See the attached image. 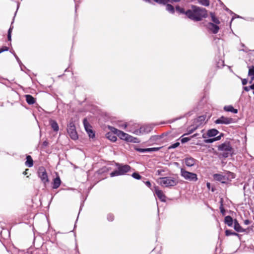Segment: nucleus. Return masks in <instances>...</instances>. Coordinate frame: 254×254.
<instances>
[{"label": "nucleus", "instance_id": "e433bc0d", "mask_svg": "<svg viewBox=\"0 0 254 254\" xmlns=\"http://www.w3.org/2000/svg\"><path fill=\"white\" fill-rule=\"evenodd\" d=\"M107 219L109 221H113L114 219V215L112 213H109L107 215Z\"/></svg>", "mask_w": 254, "mask_h": 254}, {"label": "nucleus", "instance_id": "9d476101", "mask_svg": "<svg viewBox=\"0 0 254 254\" xmlns=\"http://www.w3.org/2000/svg\"><path fill=\"white\" fill-rule=\"evenodd\" d=\"M67 132L73 140H76L78 138V135L74 125L70 124L67 128Z\"/></svg>", "mask_w": 254, "mask_h": 254}, {"label": "nucleus", "instance_id": "bf43d9fd", "mask_svg": "<svg viewBox=\"0 0 254 254\" xmlns=\"http://www.w3.org/2000/svg\"><path fill=\"white\" fill-rule=\"evenodd\" d=\"M253 80H252V79L251 80V81H250V83H252V82H253Z\"/></svg>", "mask_w": 254, "mask_h": 254}, {"label": "nucleus", "instance_id": "f3484780", "mask_svg": "<svg viewBox=\"0 0 254 254\" xmlns=\"http://www.w3.org/2000/svg\"><path fill=\"white\" fill-rule=\"evenodd\" d=\"M50 125L51 126V127L55 131H58L59 129V125L57 122L53 120H51L50 121Z\"/></svg>", "mask_w": 254, "mask_h": 254}, {"label": "nucleus", "instance_id": "2eb2a0df", "mask_svg": "<svg viewBox=\"0 0 254 254\" xmlns=\"http://www.w3.org/2000/svg\"><path fill=\"white\" fill-rule=\"evenodd\" d=\"M196 160L192 157H187L184 159V162L188 167L193 166L195 163Z\"/></svg>", "mask_w": 254, "mask_h": 254}, {"label": "nucleus", "instance_id": "423d86ee", "mask_svg": "<svg viewBox=\"0 0 254 254\" xmlns=\"http://www.w3.org/2000/svg\"><path fill=\"white\" fill-rule=\"evenodd\" d=\"M180 175L184 179L190 182H196L198 180L196 174L189 172L182 168L180 170Z\"/></svg>", "mask_w": 254, "mask_h": 254}, {"label": "nucleus", "instance_id": "79ce46f5", "mask_svg": "<svg viewBox=\"0 0 254 254\" xmlns=\"http://www.w3.org/2000/svg\"><path fill=\"white\" fill-rule=\"evenodd\" d=\"M190 138L188 137H184L181 139V142L183 143H186L190 140Z\"/></svg>", "mask_w": 254, "mask_h": 254}, {"label": "nucleus", "instance_id": "a878e982", "mask_svg": "<svg viewBox=\"0 0 254 254\" xmlns=\"http://www.w3.org/2000/svg\"><path fill=\"white\" fill-rule=\"evenodd\" d=\"M210 16L211 17V20L214 24H220V22L219 20L218 19V18H217L215 16V14L214 13L211 12Z\"/></svg>", "mask_w": 254, "mask_h": 254}, {"label": "nucleus", "instance_id": "6ab92c4d", "mask_svg": "<svg viewBox=\"0 0 254 254\" xmlns=\"http://www.w3.org/2000/svg\"><path fill=\"white\" fill-rule=\"evenodd\" d=\"M25 98L26 101L29 105L33 104L36 101L35 99L31 95H26Z\"/></svg>", "mask_w": 254, "mask_h": 254}, {"label": "nucleus", "instance_id": "ddd939ff", "mask_svg": "<svg viewBox=\"0 0 254 254\" xmlns=\"http://www.w3.org/2000/svg\"><path fill=\"white\" fill-rule=\"evenodd\" d=\"M207 28L210 30L213 33L216 34L218 32L219 27L216 24L209 22L207 25Z\"/></svg>", "mask_w": 254, "mask_h": 254}, {"label": "nucleus", "instance_id": "f03ea898", "mask_svg": "<svg viewBox=\"0 0 254 254\" xmlns=\"http://www.w3.org/2000/svg\"><path fill=\"white\" fill-rule=\"evenodd\" d=\"M125 128L127 127V131L134 133L135 134H139L140 133H148L151 130V127L148 126H144L139 128V125L136 124H133V127H131L130 124L127 125L125 124Z\"/></svg>", "mask_w": 254, "mask_h": 254}, {"label": "nucleus", "instance_id": "c9c22d12", "mask_svg": "<svg viewBox=\"0 0 254 254\" xmlns=\"http://www.w3.org/2000/svg\"><path fill=\"white\" fill-rule=\"evenodd\" d=\"M132 177L137 180H139L141 178V176L136 172H134L132 174Z\"/></svg>", "mask_w": 254, "mask_h": 254}, {"label": "nucleus", "instance_id": "5fc2aeb1", "mask_svg": "<svg viewBox=\"0 0 254 254\" xmlns=\"http://www.w3.org/2000/svg\"><path fill=\"white\" fill-rule=\"evenodd\" d=\"M27 171H28V169H26L25 171L23 173V174L24 175H27Z\"/></svg>", "mask_w": 254, "mask_h": 254}, {"label": "nucleus", "instance_id": "13d9d810", "mask_svg": "<svg viewBox=\"0 0 254 254\" xmlns=\"http://www.w3.org/2000/svg\"><path fill=\"white\" fill-rule=\"evenodd\" d=\"M202 137L203 138H205V135L204 134L202 135Z\"/></svg>", "mask_w": 254, "mask_h": 254}, {"label": "nucleus", "instance_id": "de8ad7c7", "mask_svg": "<svg viewBox=\"0 0 254 254\" xmlns=\"http://www.w3.org/2000/svg\"><path fill=\"white\" fill-rule=\"evenodd\" d=\"M145 184L147 186L148 188H150L151 187V183L149 181H146L145 183Z\"/></svg>", "mask_w": 254, "mask_h": 254}, {"label": "nucleus", "instance_id": "6e6d98bb", "mask_svg": "<svg viewBox=\"0 0 254 254\" xmlns=\"http://www.w3.org/2000/svg\"><path fill=\"white\" fill-rule=\"evenodd\" d=\"M198 135V134H197V133H195V134H194L192 135V137H195L197 136Z\"/></svg>", "mask_w": 254, "mask_h": 254}, {"label": "nucleus", "instance_id": "c03bdc74", "mask_svg": "<svg viewBox=\"0 0 254 254\" xmlns=\"http://www.w3.org/2000/svg\"><path fill=\"white\" fill-rule=\"evenodd\" d=\"M223 136V134L222 133H221L220 135L214 137V139H215V141L220 140L221 139V137Z\"/></svg>", "mask_w": 254, "mask_h": 254}, {"label": "nucleus", "instance_id": "0eeeda50", "mask_svg": "<svg viewBox=\"0 0 254 254\" xmlns=\"http://www.w3.org/2000/svg\"><path fill=\"white\" fill-rule=\"evenodd\" d=\"M38 176L45 185L49 182L48 176L44 167H41L39 168L38 171Z\"/></svg>", "mask_w": 254, "mask_h": 254}, {"label": "nucleus", "instance_id": "f8f14e48", "mask_svg": "<svg viewBox=\"0 0 254 254\" xmlns=\"http://www.w3.org/2000/svg\"><path fill=\"white\" fill-rule=\"evenodd\" d=\"M154 191L156 195L161 201L165 202L166 201L165 195L162 190L159 189L158 187H155Z\"/></svg>", "mask_w": 254, "mask_h": 254}, {"label": "nucleus", "instance_id": "473e14b6", "mask_svg": "<svg viewBox=\"0 0 254 254\" xmlns=\"http://www.w3.org/2000/svg\"><path fill=\"white\" fill-rule=\"evenodd\" d=\"M12 28L13 27L12 26H10L8 31L7 39L9 41H11V32L12 30Z\"/></svg>", "mask_w": 254, "mask_h": 254}, {"label": "nucleus", "instance_id": "a18cd8bd", "mask_svg": "<svg viewBox=\"0 0 254 254\" xmlns=\"http://www.w3.org/2000/svg\"><path fill=\"white\" fill-rule=\"evenodd\" d=\"M248 83V80L247 79H242V83L243 85H245L247 84Z\"/></svg>", "mask_w": 254, "mask_h": 254}, {"label": "nucleus", "instance_id": "a211bd4d", "mask_svg": "<svg viewBox=\"0 0 254 254\" xmlns=\"http://www.w3.org/2000/svg\"><path fill=\"white\" fill-rule=\"evenodd\" d=\"M25 164L28 167H31L33 166V160L30 155L26 156V161L25 162Z\"/></svg>", "mask_w": 254, "mask_h": 254}, {"label": "nucleus", "instance_id": "bb28decb", "mask_svg": "<svg viewBox=\"0 0 254 254\" xmlns=\"http://www.w3.org/2000/svg\"><path fill=\"white\" fill-rule=\"evenodd\" d=\"M166 10L171 13H174L175 12L174 7L170 4H166Z\"/></svg>", "mask_w": 254, "mask_h": 254}, {"label": "nucleus", "instance_id": "72a5a7b5", "mask_svg": "<svg viewBox=\"0 0 254 254\" xmlns=\"http://www.w3.org/2000/svg\"><path fill=\"white\" fill-rule=\"evenodd\" d=\"M243 88L246 91H249L250 89L253 90V94L254 95V83L250 86H245Z\"/></svg>", "mask_w": 254, "mask_h": 254}, {"label": "nucleus", "instance_id": "aec40b11", "mask_svg": "<svg viewBox=\"0 0 254 254\" xmlns=\"http://www.w3.org/2000/svg\"><path fill=\"white\" fill-rule=\"evenodd\" d=\"M224 111L226 112H230L234 114H237L238 112L237 109H234L231 105L226 106L224 107Z\"/></svg>", "mask_w": 254, "mask_h": 254}, {"label": "nucleus", "instance_id": "58836bf2", "mask_svg": "<svg viewBox=\"0 0 254 254\" xmlns=\"http://www.w3.org/2000/svg\"><path fill=\"white\" fill-rule=\"evenodd\" d=\"M160 147H153L147 148V152L157 151L159 150Z\"/></svg>", "mask_w": 254, "mask_h": 254}, {"label": "nucleus", "instance_id": "1a4fd4ad", "mask_svg": "<svg viewBox=\"0 0 254 254\" xmlns=\"http://www.w3.org/2000/svg\"><path fill=\"white\" fill-rule=\"evenodd\" d=\"M234 122V119L231 118H228L224 116H221L215 121L216 124H225L228 125Z\"/></svg>", "mask_w": 254, "mask_h": 254}, {"label": "nucleus", "instance_id": "6e6552de", "mask_svg": "<svg viewBox=\"0 0 254 254\" xmlns=\"http://www.w3.org/2000/svg\"><path fill=\"white\" fill-rule=\"evenodd\" d=\"M118 136L123 140H125L128 142H138L137 140L138 139L136 137H134L122 131L120 132V133L118 135Z\"/></svg>", "mask_w": 254, "mask_h": 254}, {"label": "nucleus", "instance_id": "4c0bfd02", "mask_svg": "<svg viewBox=\"0 0 254 254\" xmlns=\"http://www.w3.org/2000/svg\"><path fill=\"white\" fill-rule=\"evenodd\" d=\"M180 145V143L177 142H176L174 144H172L171 145H170L168 148L169 149H173V148H175L177 147H178Z\"/></svg>", "mask_w": 254, "mask_h": 254}, {"label": "nucleus", "instance_id": "f704fd0d", "mask_svg": "<svg viewBox=\"0 0 254 254\" xmlns=\"http://www.w3.org/2000/svg\"><path fill=\"white\" fill-rule=\"evenodd\" d=\"M153 0L155 1L157 3H158L159 4H166L169 1V0Z\"/></svg>", "mask_w": 254, "mask_h": 254}, {"label": "nucleus", "instance_id": "20e7f679", "mask_svg": "<svg viewBox=\"0 0 254 254\" xmlns=\"http://www.w3.org/2000/svg\"><path fill=\"white\" fill-rule=\"evenodd\" d=\"M116 166L118 167V170L112 172L110 174L111 177L124 175L126 173L128 172L131 168L130 166L128 165H122L119 163H116Z\"/></svg>", "mask_w": 254, "mask_h": 254}, {"label": "nucleus", "instance_id": "39448f33", "mask_svg": "<svg viewBox=\"0 0 254 254\" xmlns=\"http://www.w3.org/2000/svg\"><path fill=\"white\" fill-rule=\"evenodd\" d=\"M218 150L223 151L220 155L225 158L232 155L233 148L229 142H225L218 146Z\"/></svg>", "mask_w": 254, "mask_h": 254}, {"label": "nucleus", "instance_id": "393cba45", "mask_svg": "<svg viewBox=\"0 0 254 254\" xmlns=\"http://www.w3.org/2000/svg\"><path fill=\"white\" fill-rule=\"evenodd\" d=\"M249 72L248 75L251 76L252 80H254V65L248 66Z\"/></svg>", "mask_w": 254, "mask_h": 254}, {"label": "nucleus", "instance_id": "ea45409f", "mask_svg": "<svg viewBox=\"0 0 254 254\" xmlns=\"http://www.w3.org/2000/svg\"><path fill=\"white\" fill-rule=\"evenodd\" d=\"M8 50V47L6 46H2L1 48H0V54L2 52L7 51Z\"/></svg>", "mask_w": 254, "mask_h": 254}, {"label": "nucleus", "instance_id": "09e8293b", "mask_svg": "<svg viewBox=\"0 0 254 254\" xmlns=\"http://www.w3.org/2000/svg\"><path fill=\"white\" fill-rule=\"evenodd\" d=\"M164 172L163 170H158L156 172V174L157 175H161V173Z\"/></svg>", "mask_w": 254, "mask_h": 254}, {"label": "nucleus", "instance_id": "f257e3e1", "mask_svg": "<svg viewBox=\"0 0 254 254\" xmlns=\"http://www.w3.org/2000/svg\"><path fill=\"white\" fill-rule=\"evenodd\" d=\"M186 16L194 21H200L208 16L207 10L194 5H191V9L186 12Z\"/></svg>", "mask_w": 254, "mask_h": 254}, {"label": "nucleus", "instance_id": "c756f323", "mask_svg": "<svg viewBox=\"0 0 254 254\" xmlns=\"http://www.w3.org/2000/svg\"><path fill=\"white\" fill-rule=\"evenodd\" d=\"M176 9L177 12L180 14H184L186 15V11L185 10L184 8L180 7L179 6H176Z\"/></svg>", "mask_w": 254, "mask_h": 254}, {"label": "nucleus", "instance_id": "4d7b16f0", "mask_svg": "<svg viewBox=\"0 0 254 254\" xmlns=\"http://www.w3.org/2000/svg\"><path fill=\"white\" fill-rule=\"evenodd\" d=\"M210 183H207V187H208V188H209V187H210Z\"/></svg>", "mask_w": 254, "mask_h": 254}, {"label": "nucleus", "instance_id": "864d4df0", "mask_svg": "<svg viewBox=\"0 0 254 254\" xmlns=\"http://www.w3.org/2000/svg\"><path fill=\"white\" fill-rule=\"evenodd\" d=\"M180 0H169V1L171 2H178V1H180Z\"/></svg>", "mask_w": 254, "mask_h": 254}, {"label": "nucleus", "instance_id": "4468645a", "mask_svg": "<svg viewBox=\"0 0 254 254\" xmlns=\"http://www.w3.org/2000/svg\"><path fill=\"white\" fill-rule=\"evenodd\" d=\"M214 180L221 182L222 183H225L228 180V178L220 174H215L213 176Z\"/></svg>", "mask_w": 254, "mask_h": 254}, {"label": "nucleus", "instance_id": "412c9836", "mask_svg": "<svg viewBox=\"0 0 254 254\" xmlns=\"http://www.w3.org/2000/svg\"><path fill=\"white\" fill-rule=\"evenodd\" d=\"M219 131L216 129H211L207 131V135L208 137H213L218 134Z\"/></svg>", "mask_w": 254, "mask_h": 254}, {"label": "nucleus", "instance_id": "dca6fc26", "mask_svg": "<svg viewBox=\"0 0 254 254\" xmlns=\"http://www.w3.org/2000/svg\"><path fill=\"white\" fill-rule=\"evenodd\" d=\"M61 181L60 178L58 176L56 178L53 180L52 188L54 189H58L61 185Z\"/></svg>", "mask_w": 254, "mask_h": 254}, {"label": "nucleus", "instance_id": "8fccbe9b", "mask_svg": "<svg viewBox=\"0 0 254 254\" xmlns=\"http://www.w3.org/2000/svg\"><path fill=\"white\" fill-rule=\"evenodd\" d=\"M157 139V137L155 136H152L150 138V141H151L152 140H155Z\"/></svg>", "mask_w": 254, "mask_h": 254}, {"label": "nucleus", "instance_id": "9b49d317", "mask_svg": "<svg viewBox=\"0 0 254 254\" xmlns=\"http://www.w3.org/2000/svg\"><path fill=\"white\" fill-rule=\"evenodd\" d=\"M83 123L84 126V128L88 134V135L91 138H93L95 136V133L92 129V127L88 123L86 119H84Z\"/></svg>", "mask_w": 254, "mask_h": 254}, {"label": "nucleus", "instance_id": "7c9ffc66", "mask_svg": "<svg viewBox=\"0 0 254 254\" xmlns=\"http://www.w3.org/2000/svg\"><path fill=\"white\" fill-rule=\"evenodd\" d=\"M111 130L112 131L111 133H114L115 135L117 134V135L119 134V133H120L121 130L118 129L117 128H116L114 127H109Z\"/></svg>", "mask_w": 254, "mask_h": 254}, {"label": "nucleus", "instance_id": "a19ab883", "mask_svg": "<svg viewBox=\"0 0 254 254\" xmlns=\"http://www.w3.org/2000/svg\"><path fill=\"white\" fill-rule=\"evenodd\" d=\"M136 150L141 153L146 152L147 148H136Z\"/></svg>", "mask_w": 254, "mask_h": 254}, {"label": "nucleus", "instance_id": "cd10ccee", "mask_svg": "<svg viewBox=\"0 0 254 254\" xmlns=\"http://www.w3.org/2000/svg\"><path fill=\"white\" fill-rule=\"evenodd\" d=\"M198 2L204 6H208L210 4L209 0H197Z\"/></svg>", "mask_w": 254, "mask_h": 254}, {"label": "nucleus", "instance_id": "7ed1b4c3", "mask_svg": "<svg viewBox=\"0 0 254 254\" xmlns=\"http://www.w3.org/2000/svg\"><path fill=\"white\" fill-rule=\"evenodd\" d=\"M158 184L164 187H172L178 184V180L173 177H165L159 178L157 181Z\"/></svg>", "mask_w": 254, "mask_h": 254}, {"label": "nucleus", "instance_id": "37998d69", "mask_svg": "<svg viewBox=\"0 0 254 254\" xmlns=\"http://www.w3.org/2000/svg\"><path fill=\"white\" fill-rule=\"evenodd\" d=\"M214 141H215V139H214V138L208 139L205 140V142L206 143H212Z\"/></svg>", "mask_w": 254, "mask_h": 254}, {"label": "nucleus", "instance_id": "3c124183", "mask_svg": "<svg viewBox=\"0 0 254 254\" xmlns=\"http://www.w3.org/2000/svg\"><path fill=\"white\" fill-rule=\"evenodd\" d=\"M220 210H221V212L222 213V214H224V212H225V210L224 209V208L223 207V206H221L220 207Z\"/></svg>", "mask_w": 254, "mask_h": 254}, {"label": "nucleus", "instance_id": "b1692460", "mask_svg": "<svg viewBox=\"0 0 254 254\" xmlns=\"http://www.w3.org/2000/svg\"><path fill=\"white\" fill-rule=\"evenodd\" d=\"M224 222L228 226L231 227L233 225V220L230 216H227L225 217Z\"/></svg>", "mask_w": 254, "mask_h": 254}, {"label": "nucleus", "instance_id": "2f4dec72", "mask_svg": "<svg viewBox=\"0 0 254 254\" xmlns=\"http://www.w3.org/2000/svg\"><path fill=\"white\" fill-rule=\"evenodd\" d=\"M197 127H198V126L190 127L188 130V133H187L186 134H190L192 133L193 131H194L197 129Z\"/></svg>", "mask_w": 254, "mask_h": 254}, {"label": "nucleus", "instance_id": "603ef678", "mask_svg": "<svg viewBox=\"0 0 254 254\" xmlns=\"http://www.w3.org/2000/svg\"><path fill=\"white\" fill-rule=\"evenodd\" d=\"M244 223H245V224H246V225H248V224H250V221H249V220H245V221H244Z\"/></svg>", "mask_w": 254, "mask_h": 254}, {"label": "nucleus", "instance_id": "c85d7f7f", "mask_svg": "<svg viewBox=\"0 0 254 254\" xmlns=\"http://www.w3.org/2000/svg\"><path fill=\"white\" fill-rule=\"evenodd\" d=\"M225 235L226 236H231V235H233V236H238V234H237V233H235L234 232H232V230H226L225 231Z\"/></svg>", "mask_w": 254, "mask_h": 254}, {"label": "nucleus", "instance_id": "49530a36", "mask_svg": "<svg viewBox=\"0 0 254 254\" xmlns=\"http://www.w3.org/2000/svg\"><path fill=\"white\" fill-rule=\"evenodd\" d=\"M204 119L205 118L203 116H200L197 118V120L198 121H204Z\"/></svg>", "mask_w": 254, "mask_h": 254}, {"label": "nucleus", "instance_id": "4be33fe9", "mask_svg": "<svg viewBox=\"0 0 254 254\" xmlns=\"http://www.w3.org/2000/svg\"><path fill=\"white\" fill-rule=\"evenodd\" d=\"M234 229L238 232H242L244 231V229L241 227L237 220H235L234 221Z\"/></svg>", "mask_w": 254, "mask_h": 254}, {"label": "nucleus", "instance_id": "5701e85b", "mask_svg": "<svg viewBox=\"0 0 254 254\" xmlns=\"http://www.w3.org/2000/svg\"><path fill=\"white\" fill-rule=\"evenodd\" d=\"M106 137L112 142H115L117 140L116 136L113 133L108 132L106 134Z\"/></svg>", "mask_w": 254, "mask_h": 254}]
</instances>
